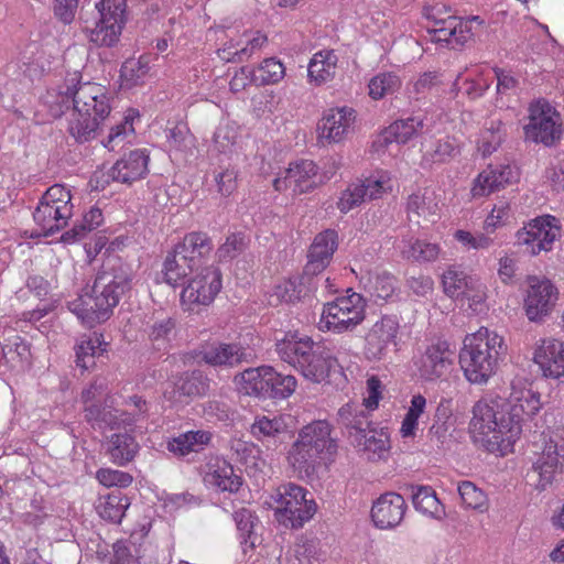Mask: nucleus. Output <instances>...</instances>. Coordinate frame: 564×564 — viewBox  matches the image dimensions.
<instances>
[{
	"label": "nucleus",
	"instance_id": "nucleus-1",
	"mask_svg": "<svg viewBox=\"0 0 564 564\" xmlns=\"http://www.w3.org/2000/svg\"><path fill=\"white\" fill-rule=\"evenodd\" d=\"M539 392L527 390L517 402L481 399L473 406L470 429L481 436L490 452L507 451L519 437L524 416L535 415L541 406Z\"/></svg>",
	"mask_w": 564,
	"mask_h": 564
},
{
	"label": "nucleus",
	"instance_id": "nucleus-2",
	"mask_svg": "<svg viewBox=\"0 0 564 564\" xmlns=\"http://www.w3.org/2000/svg\"><path fill=\"white\" fill-rule=\"evenodd\" d=\"M132 280L131 269L120 258H109L93 284H87L77 299L68 302V310L87 327L106 322L120 300L131 291Z\"/></svg>",
	"mask_w": 564,
	"mask_h": 564
},
{
	"label": "nucleus",
	"instance_id": "nucleus-3",
	"mask_svg": "<svg viewBox=\"0 0 564 564\" xmlns=\"http://www.w3.org/2000/svg\"><path fill=\"white\" fill-rule=\"evenodd\" d=\"M73 107L68 117V132L79 143L97 135L101 122L110 115L111 107L106 88L91 82H83L77 73L73 86Z\"/></svg>",
	"mask_w": 564,
	"mask_h": 564
},
{
	"label": "nucleus",
	"instance_id": "nucleus-4",
	"mask_svg": "<svg viewBox=\"0 0 564 564\" xmlns=\"http://www.w3.org/2000/svg\"><path fill=\"white\" fill-rule=\"evenodd\" d=\"M275 351L284 362L297 369L304 378L315 383L327 381L338 368L337 359L319 343L308 337L286 334L276 339Z\"/></svg>",
	"mask_w": 564,
	"mask_h": 564
},
{
	"label": "nucleus",
	"instance_id": "nucleus-5",
	"mask_svg": "<svg viewBox=\"0 0 564 564\" xmlns=\"http://www.w3.org/2000/svg\"><path fill=\"white\" fill-rule=\"evenodd\" d=\"M506 350L503 338L488 328L467 335L459 352V364L465 378L475 384L486 383L498 368Z\"/></svg>",
	"mask_w": 564,
	"mask_h": 564
},
{
	"label": "nucleus",
	"instance_id": "nucleus-6",
	"mask_svg": "<svg viewBox=\"0 0 564 564\" xmlns=\"http://www.w3.org/2000/svg\"><path fill=\"white\" fill-rule=\"evenodd\" d=\"M330 432L329 423L324 420L303 426L289 454L293 467L310 476L322 462L332 460L337 453V442Z\"/></svg>",
	"mask_w": 564,
	"mask_h": 564
},
{
	"label": "nucleus",
	"instance_id": "nucleus-7",
	"mask_svg": "<svg viewBox=\"0 0 564 564\" xmlns=\"http://www.w3.org/2000/svg\"><path fill=\"white\" fill-rule=\"evenodd\" d=\"M72 195L63 185L55 184L42 195L33 219L42 236H52L66 227L73 215Z\"/></svg>",
	"mask_w": 564,
	"mask_h": 564
},
{
	"label": "nucleus",
	"instance_id": "nucleus-8",
	"mask_svg": "<svg viewBox=\"0 0 564 564\" xmlns=\"http://www.w3.org/2000/svg\"><path fill=\"white\" fill-rule=\"evenodd\" d=\"M562 234L561 220L552 215L538 216L516 232L514 246L523 253L534 257L553 249Z\"/></svg>",
	"mask_w": 564,
	"mask_h": 564
},
{
	"label": "nucleus",
	"instance_id": "nucleus-9",
	"mask_svg": "<svg viewBox=\"0 0 564 564\" xmlns=\"http://www.w3.org/2000/svg\"><path fill=\"white\" fill-rule=\"evenodd\" d=\"M310 492L293 482L281 485L275 495L276 514L279 520L292 528H301L313 518L317 510L315 500L307 496Z\"/></svg>",
	"mask_w": 564,
	"mask_h": 564
},
{
	"label": "nucleus",
	"instance_id": "nucleus-10",
	"mask_svg": "<svg viewBox=\"0 0 564 564\" xmlns=\"http://www.w3.org/2000/svg\"><path fill=\"white\" fill-rule=\"evenodd\" d=\"M365 306L358 293L339 296L324 305L319 328L337 334L352 330L365 319Z\"/></svg>",
	"mask_w": 564,
	"mask_h": 564
},
{
	"label": "nucleus",
	"instance_id": "nucleus-11",
	"mask_svg": "<svg viewBox=\"0 0 564 564\" xmlns=\"http://www.w3.org/2000/svg\"><path fill=\"white\" fill-rule=\"evenodd\" d=\"M529 123L524 126L525 138L545 147H552L562 138L560 113L546 101H536L529 108Z\"/></svg>",
	"mask_w": 564,
	"mask_h": 564
},
{
	"label": "nucleus",
	"instance_id": "nucleus-12",
	"mask_svg": "<svg viewBox=\"0 0 564 564\" xmlns=\"http://www.w3.org/2000/svg\"><path fill=\"white\" fill-rule=\"evenodd\" d=\"M221 290V271L219 268L205 267L189 280L181 293V302L186 311L198 312L200 306L212 304Z\"/></svg>",
	"mask_w": 564,
	"mask_h": 564
},
{
	"label": "nucleus",
	"instance_id": "nucleus-13",
	"mask_svg": "<svg viewBox=\"0 0 564 564\" xmlns=\"http://www.w3.org/2000/svg\"><path fill=\"white\" fill-rule=\"evenodd\" d=\"M441 9L433 7L427 13V19L433 20L434 25L427 29L431 41L444 43L451 48L462 47L473 36L471 21H478L479 17L464 20L456 15L440 17Z\"/></svg>",
	"mask_w": 564,
	"mask_h": 564
},
{
	"label": "nucleus",
	"instance_id": "nucleus-14",
	"mask_svg": "<svg viewBox=\"0 0 564 564\" xmlns=\"http://www.w3.org/2000/svg\"><path fill=\"white\" fill-rule=\"evenodd\" d=\"M400 322L395 315H383L365 337L364 354L368 360H382L395 349Z\"/></svg>",
	"mask_w": 564,
	"mask_h": 564
},
{
	"label": "nucleus",
	"instance_id": "nucleus-15",
	"mask_svg": "<svg viewBox=\"0 0 564 564\" xmlns=\"http://www.w3.org/2000/svg\"><path fill=\"white\" fill-rule=\"evenodd\" d=\"M524 308L532 322L541 321L549 315L557 301V290L547 279L529 276Z\"/></svg>",
	"mask_w": 564,
	"mask_h": 564
},
{
	"label": "nucleus",
	"instance_id": "nucleus-16",
	"mask_svg": "<svg viewBox=\"0 0 564 564\" xmlns=\"http://www.w3.org/2000/svg\"><path fill=\"white\" fill-rule=\"evenodd\" d=\"M197 357L212 367L236 368L250 362L253 354L239 343L213 341L202 346Z\"/></svg>",
	"mask_w": 564,
	"mask_h": 564
},
{
	"label": "nucleus",
	"instance_id": "nucleus-17",
	"mask_svg": "<svg viewBox=\"0 0 564 564\" xmlns=\"http://www.w3.org/2000/svg\"><path fill=\"white\" fill-rule=\"evenodd\" d=\"M533 361L542 376L564 381V343L555 338L541 339L534 349Z\"/></svg>",
	"mask_w": 564,
	"mask_h": 564
},
{
	"label": "nucleus",
	"instance_id": "nucleus-18",
	"mask_svg": "<svg viewBox=\"0 0 564 564\" xmlns=\"http://www.w3.org/2000/svg\"><path fill=\"white\" fill-rule=\"evenodd\" d=\"M453 365V351L446 341H438L426 347L415 361L421 379L436 381L445 376Z\"/></svg>",
	"mask_w": 564,
	"mask_h": 564
},
{
	"label": "nucleus",
	"instance_id": "nucleus-19",
	"mask_svg": "<svg viewBox=\"0 0 564 564\" xmlns=\"http://www.w3.org/2000/svg\"><path fill=\"white\" fill-rule=\"evenodd\" d=\"M338 247V235L333 229H326L314 238L307 254V263L304 267L302 281L310 276L318 275L330 263L334 252Z\"/></svg>",
	"mask_w": 564,
	"mask_h": 564
},
{
	"label": "nucleus",
	"instance_id": "nucleus-20",
	"mask_svg": "<svg viewBox=\"0 0 564 564\" xmlns=\"http://www.w3.org/2000/svg\"><path fill=\"white\" fill-rule=\"evenodd\" d=\"M564 470V441L550 440L545 442L542 453L533 463L532 473L538 476V488L545 487Z\"/></svg>",
	"mask_w": 564,
	"mask_h": 564
},
{
	"label": "nucleus",
	"instance_id": "nucleus-21",
	"mask_svg": "<svg viewBox=\"0 0 564 564\" xmlns=\"http://www.w3.org/2000/svg\"><path fill=\"white\" fill-rule=\"evenodd\" d=\"M317 166L311 160H300L291 163L284 177H276L273 181L275 191L292 188L295 193H307L314 189L319 181Z\"/></svg>",
	"mask_w": 564,
	"mask_h": 564
},
{
	"label": "nucleus",
	"instance_id": "nucleus-22",
	"mask_svg": "<svg viewBox=\"0 0 564 564\" xmlns=\"http://www.w3.org/2000/svg\"><path fill=\"white\" fill-rule=\"evenodd\" d=\"M389 180L384 175L370 176L354 183L343 192L337 206L341 213H348L366 199H377L388 189Z\"/></svg>",
	"mask_w": 564,
	"mask_h": 564
},
{
	"label": "nucleus",
	"instance_id": "nucleus-23",
	"mask_svg": "<svg viewBox=\"0 0 564 564\" xmlns=\"http://www.w3.org/2000/svg\"><path fill=\"white\" fill-rule=\"evenodd\" d=\"M518 172L509 164L488 165L474 180L473 197H484L503 189L518 180Z\"/></svg>",
	"mask_w": 564,
	"mask_h": 564
},
{
	"label": "nucleus",
	"instance_id": "nucleus-24",
	"mask_svg": "<svg viewBox=\"0 0 564 564\" xmlns=\"http://www.w3.org/2000/svg\"><path fill=\"white\" fill-rule=\"evenodd\" d=\"M406 510L404 498L395 492L381 495L371 508V518L377 528L391 529L400 524Z\"/></svg>",
	"mask_w": 564,
	"mask_h": 564
},
{
	"label": "nucleus",
	"instance_id": "nucleus-25",
	"mask_svg": "<svg viewBox=\"0 0 564 564\" xmlns=\"http://www.w3.org/2000/svg\"><path fill=\"white\" fill-rule=\"evenodd\" d=\"M250 433L268 451H275L285 441L288 425L281 415H257Z\"/></svg>",
	"mask_w": 564,
	"mask_h": 564
},
{
	"label": "nucleus",
	"instance_id": "nucleus-26",
	"mask_svg": "<svg viewBox=\"0 0 564 564\" xmlns=\"http://www.w3.org/2000/svg\"><path fill=\"white\" fill-rule=\"evenodd\" d=\"M355 120L356 111L352 108L329 109L318 122L319 137L330 142H339L352 129Z\"/></svg>",
	"mask_w": 564,
	"mask_h": 564
},
{
	"label": "nucleus",
	"instance_id": "nucleus-27",
	"mask_svg": "<svg viewBox=\"0 0 564 564\" xmlns=\"http://www.w3.org/2000/svg\"><path fill=\"white\" fill-rule=\"evenodd\" d=\"M149 164V154L147 150H132L118 160L109 171L110 177L122 184H132L144 177Z\"/></svg>",
	"mask_w": 564,
	"mask_h": 564
},
{
	"label": "nucleus",
	"instance_id": "nucleus-28",
	"mask_svg": "<svg viewBox=\"0 0 564 564\" xmlns=\"http://www.w3.org/2000/svg\"><path fill=\"white\" fill-rule=\"evenodd\" d=\"M204 482L218 491L237 492L241 486V478L235 474L230 463L224 458L214 457L205 466Z\"/></svg>",
	"mask_w": 564,
	"mask_h": 564
},
{
	"label": "nucleus",
	"instance_id": "nucleus-29",
	"mask_svg": "<svg viewBox=\"0 0 564 564\" xmlns=\"http://www.w3.org/2000/svg\"><path fill=\"white\" fill-rule=\"evenodd\" d=\"M337 423L350 443L372 425L370 411L359 402L344 404L338 410Z\"/></svg>",
	"mask_w": 564,
	"mask_h": 564
},
{
	"label": "nucleus",
	"instance_id": "nucleus-30",
	"mask_svg": "<svg viewBox=\"0 0 564 564\" xmlns=\"http://www.w3.org/2000/svg\"><path fill=\"white\" fill-rule=\"evenodd\" d=\"M350 444L371 460L384 458L390 449L389 434L383 429H376L373 424Z\"/></svg>",
	"mask_w": 564,
	"mask_h": 564
},
{
	"label": "nucleus",
	"instance_id": "nucleus-31",
	"mask_svg": "<svg viewBox=\"0 0 564 564\" xmlns=\"http://www.w3.org/2000/svg\"><path fill=\"white\" fill-rule=\"evenodd\" d=\"M140 451L135 437L127 432L113 433L106 444V453L110 460L118 466H126L134 459Z\"/></svg>",
	"mask_w": 564,
	"mask_h": 564
},
{
	"label": "nucleus",
	"instance_id": "nucleus-32",
	"mask_svg": "<svg viewBox=\"0 0 564 564\" xmlns=\"http://www.w3.org/2000/svg\"><path fill=\"white\" fill-rule=\"evenodd\" d=\"M194 270L196 268L193 265V262L176 245L163 262V281L173 288L183 284L185 278Z\"/></svg>",
	"mask_w": 564,
	"mask_h": 564
},
{
	"label": "nucleus",
	"instance_id": "nucleus-33",
	"mask_svg": "<svg viewBox=\"0 0 564 564\" xmlns=\"http://www.w3.org/2000/svg\"><path fill=\"white\" fill-rule=\"evenodd\" d=\"M424 127L421 117H409L397 120L384 129L379 135L378 143L388 145L392 142L406 143L411 138L417 134Z\"/></svg>",
	"mask_w": 564,
	"mask_h": 564
},
{
	"label": "nucleus",
	"instance_id": "nucleus-34",
	"mask_svg": "<svg viewBox=\"0 0 564 564\" xmlns=\"http://www.w3.org/2000/svg\"><path fill=\"white\" fill-rule=\"evenodd\" d=\"M398 248L403 259L419 263L435 261L441 251L437 243L413 237H403Z\"/></svg>",
	"mask_w": 564,
	"mask_h": 564
},
{
	"label": "nucleus",
	"instance_id": "nucleus-35",
	"mask_svg": "<svg viewBox=\"0 0 564 564\" xmlns=\"http://www.w3.org/2000/svg\"><path fill=\"white\" fill-rule=\"evenodd\" d=\"M212 440V433L204 430L188 431L173 437L167 442V451L177 457H184L191 453H198Z\"/></svg>",
	"mask_w": 564,
	"mask_h": 564
},
{
	"label": "nucleus",
	"instance_id": "nucleus-36",
	"mask_svg": "<svg viewBox=\"0 0 564 564\" xmlns=\"http://www.w3.org/2000/svg\"><path fill=\"white\" fill-rule=\"evenodd\" d=\"M337 55L334 51H319L313 55L307 67V76L311 83L322 85L334 78Z\"/></svg>",
	"mask_w": 564,
	"mask_h": 564
},
{
	"label": "nucleus",
	"instance_id": "nucleus-37",
	"mask_svg": "<svg viewBox=\"0 0 564 564\" xmlns=\"http://www.w3.org/2000/svg\"><path fill=\"white\" fill-rule=\"evenodd\" d=\"M177 246L193 262L196 270L200 267L203 259L207 258L214 248L209 236L202 231L187 234Z\"/></svg>",
	"mask_w": 564,
	"mask_h": 564
},
{
	"label": "nucleus",
	"instance_id": "nucleus-38",
	"mask_svg": "<svg viewBox=\"0 0 564 564\" xmlns=\"http://www.w3.org/2000/svg\"><path fill=\"white\" fill-rule=\"evenodd\" d=\"M106 351V344L102 343V335L93 333L84 335L75 346L76 365L84 370L95 366V358Z\"/></svg>",
	"mask_w": 564,
	"mask_h": 564
},
{
	"label": "nucleus",
	"instance_id": "nucleus-39",
	"mask_svg": "<svg viewBox=\"0 0 564 564\" xmlns=\"http://www.w3.org/2000/svg\"><path fill=\"white\" fill-rule=\"evenodd\" d=\"M270 366L248 368L235 376V382L241 384L246 394L267 397L268 380H272L268 372Z\"/></svg>",
	"mask_w": 564,
	"mask_h": 564
},
{
	"label": "nucleus",
	"instance_id": "nucleus-40",
	"mask_svg": "<svg viewBox=\"0 0 564 564\" xmlns=\"http://www.w3.org/2000/svg\"><path fill=\"white\" fill-rule=\"evenodd\" d=\"M210 387V379L199 369L185 371L181 373L175 382L176 391L184 397H202L205 395Z\"/></svg>",
	"mask_w": 564,
	"mask_h": 564
},
{
	"label": "nucleus",
	"instance_id": "nucleus-41",
	"mask_svg": "<svg viewBox=\"0 0 564 564\" xmlns=\"http://www.w3.org/2000/svg\"><path fill=\"white\" fill-rule=\"evenodd\" d=\"M123 26L101 19L94 22V26H85L89 42L98 47H112L119 41Z\"/></svg>",
	"mask_w": 564,
	"mask_h": 564
},
{
	"label": "nucleus",
	"instance_id": "nucleus-42",
	"mask_svg": "<svg viewBox=\"0 0 564 564\" xmlns=\"http://www.w3.org/2000/svg\"><path fill=\"white\" fill-rule=\"evenodd\" d=\"M76 83L77 73H73L66 77L64 87H61L55 94L48 95L46 102L54 118H58L65 113L70 115L73 107V86H76Z\"/></svg>",
	"mask_w": 564,
	"mask_h": 564
},
{
	"label": "nucleus",
	"instance_id": "nucleus-43",
	"mask_svg": "<svg viewBox=\"0 0 564 564\" xmlns=\"http://www.w3.org/2000/svg\"><path fill=\"white\" fill-rule=\"evenodd\" d=\"M129 506V498L117 490L99 500L97 511L104 520L120 523Z\"/></svg>",
	"mask_w": 564,
	"mask_h": 564
},
{
	"label": "nucleus",
	"instance_id": "nucleus-44",
	"mask_svg": "<svg viewBox=\"0 0 564 564\" xmlns=\"http://www.w3.org/2000/svg\"><path fill=\"white\" fill-rule=\"evenodd\" d=\"M414 508L433 518H441L445 512L435 491L429 486L412 487L411 494Z\"/></svg>",
	"mask_w": 564,
	"mask_h": 564
},
{
	"label": "nucleus",
	"instance_id": "nucleus-45",
	"mask_svg": "<svg viewBox=\"0 0 564 564\" xmlns=\"http://www.w3.org/2000/svg\"><path fill=\"white\" fill-rule=\"evenodd\" d=\"M506 135V126L500 120H491L480 134L478 151L484 158L491 155L502 144Z\"/></svg>",
	"mask_w": 564,
	"mask_h": 564
},
{
	"label": "nucleus",
	"instance_id": "nucleus-46",
	"mask_svg": "<svg viewBox=\"0 0 564 564\" xmlns=\"http://www.w3.org/2000/svg\"><path fill=\"white\" fill-rule=\"evenodd\" d=\"M395 278L388 272H379L369 275L366 289L378 300L389 301L395 295Z\"/></svg>",
	"mask_w": 564,
	"mask_h": 564
},
{
	"label": "nucleus",
	"instance_id": "nucleus-47",
	"mask_svg": "<svg viewBox=\"0 0 564 564\" xmlns=\"http://www.w3.org/2000/svg\"><path fill=\"white\" fill-rule=\"evenodd\" d=\"M249 242V238L243 232L229 234L216 250L215 257L218 262H230L246 251Z\"/></svg>",
	"mask_w": 564,
	"mask_h": 564
},
{
	"label": "nucleus",
	"instance_id": "nucleus-48",
	"mask_svg": "<svg viewBox=\"0 0 564 564\" xmlns=\"http://www.w3.org/2000/svg\"><path fill=\"white\" fill-rule=\"evenodd\" d=\"M285 76L284 65L275 57L265 58L253 73L256 85H273Z\"/></svg>",
	"mask_w": 564,
	"mask_h": 564
},
{
	"label": "nucleus",
	"instance_id": "nucleus-49",
	"mask_svg": "<svg viewBox=\"0 0 564 564\" xmlns=\"http://www.w3.org/2000/svg\"><path fill=\"white\" fill-rule=\"evenodd\" d=\"M268 375L272 380H268L269 387L267 397L273 399H285L295 391V377L276 372L272 367H270Z\"/></svg>",
	"mask_w": 564,
	"mask_h": 564
},
{
	"label": "nucleus",
	"instance_id": "nucleus-50",
	"mask_svg": "<svg viewBox=\"0 0 564 564\" xmlns=\"http://www.w3.org/2000/svg\"><path fill=\"white\" fill-rule=\"evenodd\" d=\"M84 417L94 429L104 430L113 429L117 423V415L104 408L100 402L86 404L84 406Z\"/></svg>",
	"mask_w": 564,
	"mask_h": 564
},
{
	"label": "nucleus",
	"instance_id": "nucleus-51",
	"mask_svg": "<svg viewBox=\"0 0 564 564\" xmlns=\"http://www.w3.org/2000/svg\"><path fill=\"white\" fill-rule=\"evenodd\" d=\"M436 204L426 193H413L406 202V212L410 220L419 223L421 218H427L435 214Z\"/></svg>",
	"mask_w": 564,
	"mask_h": 564
},
{
	"label": "nucleus",
	"instance_id": "nucleus-52",
	"mask_svg": "<svg viewBox=\"0 0 564 564\" xmlns=\"http://www.w3.org/2000/svg\"><path fill=\"white\" fill-rule=\"evenodd\" d=\"M126 0H99L95 3L98 19L113 22L115 24L126 23Z\"/></svg>",
	"mask_w": 564,
	"mask_h": 564
},
{
	"label": "nucleus",
	"instance_id": "nucleus-53",
	"mask_svg": "<svg viewBox=\"0 0 564 564\" xmlns=\"http://www.w3.org/2000/svg\"><path fill=\"white\" fill-rule=\"evenodd\" d=\"M149 63L147 57H140L138 59H127L120 68V77L129 86H135L143 82L149 73Z\"/></svg>",
	"mask_w": 564,
	"mask_h": 564
},
{
	"label": "nucleus",
	"instance_id": "nucleus-54",
	"mask_svg": "<svg viewBox=\"0 0 564 564\" xmlns=\"http://www.w3.org/2000/svg\"><path fill=\"white\" fill-rule=\"evenodd\" d=\"M442 284L446 295L459 297L460 295H466L468 280L463 271L451 267L443 273Z\"/></svg>",
	"mask_w": 564,
	"mask_h": 564
},
{
	"label": "nucleus",
	"instance_id": "nucleus-55",
	"mask_svg": "<svg viewBox=\"0 0 564 564\" xmlns=\"http://www.w3.org/2000/svg\"><path fill=\"white\" fill-rule=\"evenodd\" d=\"M400 84L399 77L392 73L378 74L368 85L369 95L373 99H381L394 93L400 87Z\"/></svg>",
	"mask_w": 564,
	"mask_h": 564
},
{
	"label": "nucleus",
	"instance_id": "nucleus-56",
	"mask_svg": "<svg viewBox=\"0 0 564 564\" xmlns=\"http://www.w3.org/2000/svg\"><path fill=\"white\" fill-rule=\"evenodd\" d=\"M175 321L170 316L156 318L148 328L149 339L159 347L166 344L171 339V335L175 329Z\"/></svg>",
	"mask_w": 564,
	"mask_h": 564
},
{
	"label": "nucleus",
	"instance_id": "nucleus-57",
	"mask_svg": "<svg viewBox=\"0 0 564 564\" xmlns=\"http://www.w3.org/2000/svg\"><path fill=\"white\" fill-rule=\"evenodd\" d=\"M458 492L463 503L467 508L484 510L487 505V497L485 492L477 488L471 481H463L458 486Z\"/></svg>",
	"mask_w": 564,
	"mask_h": 564
},
{
	"label": "nucleus",
	"instance_id": "nucleus-58",
	"mask_svg": "<svg viewBox=\"0 0 564 564\" xmlns=\"http://www.w3.org/2000/svg\"><path fill=\"white\" fill-rule=\"evenodd\" d=\"M237 41L241 42L240 56L246 62L268 43V37L260 31L245 32Z\"/></svg>",
	"mask_w": 564,
	"mask_h": 564
},
{
	"label": "nucleus",
	"instance_id": "nucleus-59",
	"mask_svg": "<svg viewBox=\"0 0 564 564\" xmlns=\"http://www.w3.org/2000/svg\"><path fill=\"white\" fill-rule=\"evenodd\" d=\"M96 478L106 487L126 488L133 481V477L129 473L111 468H100Z\"/></svg>",
	"mask_w": 564,
	"mask_h": 564
},
{
	"label": "nucleus",
	"instance_id": "nucleus-60",
	"mask_svg": "<svg viewBox=\"0 0 564 564\" xmlns=\"http://www.w3.org/2000/svg\"><path fill=\"white\" fill-rule=\"evenodd\" d=\"M406 286L416 296L425 297L433 292L434 281L430 275L417 274L406 278Z\"/></svg>",
	"mask_w": 564,
	"mask_h": 564
},
{
	"label": "nucleus",
	"instance_id": "nucleus-61",
	"mask_svg": "<svg viewBox=\"0 0 564 564\" xmlns=\"http://www.w3.org/2000/svg\"><path fill=\"white\" fill-rule=\"evenodd\" d=\"M238 173L234 169H226L215 175L218 193L221 196H230L237 189Z\"/></svg>",
	"mask_w": 564,
	"mask_h": 564
},
{
	"label": "nucleus",
	"instance_id": "nucleus-62",
	"mask_svg": "<svg viewBox=\"0 0 564 564\" xmlns=\"http://www.w3.org/2000/svg\"><path fill=\"white\" fill-rule=\"evenodd\" d=\"M80 0H54V13L59 21L69 24L74 21Z\"/></svg>",
	"mask_w": 564,
	"mask_h": 564
},
{
	"label": "nucleus",
	"instance_id": "nucleus-63",
	"mask_svg": "<svg viewBox=\"0 0 564 564\" xmlns=\"http://www.w3.org/2000/svg\"><path fill=\"white\" fill-rule=\"evenodd\" d=\"M232 517L241 538L247 542V538H250L252 534L256 518L247 508L235 511Z\"/></svg>",
	"mask_w": 564,
	"mask_h": 564
},
{
	"label": "nucleus",
	"instance_id": "nucleus-64",
	"mask_svg": "<svg viewBox=\"0 0 564 564\" xmlns=\"http://www.w3.org/2000/svg\"><path fill=\"white\" fill-rule=\"evenodd\" d=\"M203 415L208 421H226L229 419V406L218 400H208L202 404Z\"/></svg>",
	"mask_w": 564,
	"mask_h": 564
}]
</instances>
